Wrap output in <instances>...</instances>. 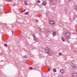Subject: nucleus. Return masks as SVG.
Listing matches in <instances>:
<instances>
[{
	"label": "nucleus",
	"mask_w": 77,
	"mask_h": 77,
	"mask_svg": "<svg viewBox=\"0 0 77 77\" xmlns=\"http://www.w3.org/2000/svg\"><path fill=\"white\" fill-rule=\"evenodd\" d=\"M49 23L50 24L52 25V26L55 24V23L52 20H49Z\"/></svg>",
	"instance_id": "obj_2"
},
{
	"label": "nucleus",
	"mask_w": 77,
	"mask_h": 77,
	"mask_svg": "<svg viewBox=\"0 0 77 77\" xmlns=\"http://www.w3.org/2000/svg\"><path fill=\"white\" fill-rule=\"evenodd\" d=\"M27 63V64H28V63Z\"/></svg>",
	"instance_id": "obj_33"
},
{
	"label": "nucleus",
	"mask_w": 77,
	"mask_h": 77,
	"mask_svg": "<svg viewBox=\"0 0 77 77\" xmlns=\"http://www.w3.org/2000/svg\"><path fill=\"white\" fill-rule=\"evenodd\" d=\"M42 5L43 6H45L46 5V2H43L42 3Z\"/></svg>",
	"instance_id": "obj_6"
},
{
	"label": "nucleus",
	"mask_w": 77,
	"mask_h": 77,
	"mask_svg": "<svg viewBox=\"0 0 77 77\" xmlns=\"http://www.w3.org/2000/svg\"><path fill=\"white\" fill-rule=\"evenodd\" d=\"M26 57H27V56H26V55H25L24 56V58H26Z\"/></svg>",
	"instance_id": "obj_28"
},
{
	"label": "nucleus",
	"mask_w": 77,
	"mask_h": 77,
	"mask_svg": "<svg viewBox=\"0 0 77 77\" xmlns=\"http://www.w3.org/2000/svg\"><path fill=\"white\" fill-rule=\"evenodd\" d=\"M59 56H62V53H59Z\"/></svg>",
	"instance_id": "obj_22"
},
{
	"label": "nucleus",
	"mask_w": 77,
	"mask_h": 77,
	"mask_svg": "<svg viewBox=\"0 0 77 77\" xmlns=\"http://www.w3.org/2000/svg\"><path fill=\"white\" fill-rule=\"evenodd\" d=\"M72 0H68V3H69V2H72Z\"/></svg>",
	"instance_id": "obj_19"
},
{
	"label": "nucleus",
	"mask_w": 77,
	"mask_h": 77,
	"mask_svg": "<svg viewBox=\"0 0 77 77\" xmlns=\"http://www.w3.org/2000/svg\"><path fill=\"white\" fill-rule=\"evenodd\" d=\"M35 21H36V22H38V20H35Z\"/></svg>",
	"instance_id": "obj_30"
},
{
	"label": "nucleus",
	"mask_w": 77,
	"mask_h": 77,
	"mask_svg": "<svg viewBox=\"0 0 77 77\" xmlns=\"http://www.w3.org/2000/svg\"><path fill=\"white\" fill-rule=\"evenodd\" d=\"M51 69V68H49L48 69V71H50Z\"/></svg>",
	"instance_id": "obj_25"
},
{
	"label": "nucleus",
	"mask_w": 77,
	"mask_h": 77,
	"mask_svg": "<svg viewBox=\"0 0 77 77\" xmlns=\"http://www.w3.org/2000/svg\"><path fill=\"white\" fill-rule=\"evenodd\" d=\"M71 75L73 77H77V73H73L71 74Z\"/></svg>",
	"instance_id": "obj_3"
},
{
	"label": "nucleus",
	"mask_w": 77,
	"mask_h": 77,
	"mask_svg": "<svg viewBox=\"0 0 77 77\" xmlns=\"http://www.w3.org/2000/svg\"><path fill=\"white\" fill-rule=\"evenodd\" d=\"M40 2H41L39 0L37 1L38 3H40Z\"/></svg>",
	"instance_id": "obj_27"
},
{
	"label": "nucleus",
	"mask_w": 77,
	"mask_h": 77,
	"mask_svg": "<svg viewBox=\"0 0 77 77\" xmlns=\"http://www.w3.org/2000/svg\"><path fill=\"white\" fill-rule=\"evenodd\" d=\"M50 3H52V0H49Z\"/></svg>",
	"instance_id": "obj_26"
},
{
	"label": "nucleus",
	"mask_w": 77,
	"mask_h": 77,
	"mask_svg": "<svg viewBox=\"0 0 77 77\" xmlns=\"http://www.w3.org/2000/svg\"><path fill=\"white\" fill-rule=\"evenodd\" d=\"M32 36H33V39L34 38L35 39V38H36V37H35V35L34 34H33Z\"/></svg>",
	"instance_id": "obj_15"
},
{
	"label": "nucleus",
	"mask_w": 77,
	"mask_h": 77,
	"mask_svg": "<svg viewBox=\"0 0 77 77\" xmlns=\"http://www.w3.org/2000/svg\"><path fill=\"white\" fill-rule=\"evenodd\" d=\"M70 65L72 66H75L74 64L73 63H70Z\"/></svg>",
	"instance_id": "obj_8"
},
{
	"label": "nucleus",
	"mask_w": 77,
	"mask_h": 77,
	"mask_svg": "<svg viewBox=\"0 0 77 77\" xmlns=\"http://www.w3.org/2000/svg\"><path fill=\"white\" fill-rule=\"evenodd\" d=\"M50 51V50H45V52L47 53H48V52H49Z\"/></svg>",
	"instance_id": "obj_12"
},
{
	"label": "nucleus",
	"mask_w": 77,
	"mask_h": 77,
	"mask_svg": "<svg viewBox=\"0 0 77 77\" xmlns=\"http://www.w3.org/2000/svg\"><path fill=\"white\" fill-rule=\"evenodd\" d=\"M72 68H73V69H76L77 67H75V66H73V67H72Z\"/></svg>",
	"instance_id": "obj_11"
},
{
	"label": "nucleus",
	"mask_w": 77,
	"mask_h": 77,
	"mask_svg": "<svg viewBox=\"0 0 77 77\" xmlns=\"http://www.w3.org/2000/svg\"><path fill=\"white\" fill-rule=\"evenodd\" d=\"M65 11H66H66H67V9H65Z\"/></svg>",
	"instance_id": "obj_31"
},
{
	"label": "nucleus",
	"mask_w": 77,
	"mask_h": 77,
	"mask_svg": "<svg viewBox=\"0 0 77 77\" xmlns=\"http://www.w3.org/2000/svg\"><path fill=\"white\" fill-rule=\"evenodd\" d=\"M14 32L13 31H12V33L13 34H14Z\"/></svg>",
	"instance_id": "obj_32"
},
{
	"label": "nucleus",
	"mask_w": 77,
	"mask_h": 77,
	"mask_svg": "<svg viewBox=\"0 0 77 77\" xmlns=\"http://www.w3.org/2000/svg\"><path fill=\"white\" fill-rule=\"evenodd\" d=\"M62 40L63 41H65V39H64L63 37L62 38Z\"/></svg>",
	"instance_id": "obj_13"
},
{
	"label": "nucleus",
	"mask_w": 77,
	"mask_h": 77,
	"mask_svg": "<svg viewBox=\"0 0 77 77\" xmlns=\"http://www.w3.org/2000/svg\"><path fill=\"white\" fill-rule=\"evenodd\" d=\"M75 9H77V5L75 6Z\"/></svg>",
	"instance_id": "obj_21"
},
{
	"label": "nucleus",
	"mask_w": 77,
	"mask_h": 77,
	"mask_svg": "<svg viewBox=\"0 0 77 77\" xmlns=\"http://www.w3.org/2000/svg\"><path fill=\"white\" fill-rule=\"evenodd\" d=\"M29 69H33V68L32 67H30L29 68Z\"/></svg>",
	"instance_id": "obj_23"
},
{
	"label": "nucleus",
	"mask_w": 77,
	"mask_h": 77,
	"mask_svg": "<svg viewBox=\"0 0 77 77\" xmlns=\"http://www.w3.org/2000/svg\"><path fill=\"white\" fill-rule=\"evenodd\" d=\"M53 71L54 72H56V69L54 68L53 69Z\"/></svg>",
	"instance_id": "obj_14"
},
{
	"label": "nucleus",
	"mask_w": 77,
	"mask_h": 77,
	"mask_svg": "<svg viewBox=\"0 0 77 77\" xmlns=\"http://www.w3.org/2000/svg\"><path fill=\"white\" fill-rule=\"evenodd\" d=\"M4 45L5 47H7L8 46V45H7V44H4Z\"/></svg>",
	"instance_id": "obj_16"
},
{
	"label": "nucleus",
	"mask_w": 77,
	"mask_h": 77,
	"mask_svg": "<svg viewBox=\"0 0 77 77\" xmlns=\"http://www.w3.org/2000/svg\"><path fill=\"white\" fill-rule=\"evenodd\" d=\"M38 30L39 31H41V30H42V29L40 28H38Z\"/></svg>",
	"instance_id": "obj_17"
},
{
	"label": "nucleus",
	"mask_w": 77,
	"mask_h": 77,
	"mask_svg": "<svg viewBox=\"0 0 77 77\" xmlns=\"http://www.w3.org/2000/svg\"><path fill=\"white\" fill-rule=\"evenodd\" d=\"M34 41H38V39L36 38H34Z\"/></svg>",
	"instance_id": "obj_9"
},
{
	"label": "nucleus",
	"mask_w": 77,
	"mask_h": 77,
	"mask_svg": "<svg viewBox=\"0 0 77 77\" xmlns=\"http://www.w3.org/2000/svg\"><path fill=\"white\" fill-rule=\"evenodd\" d=\"M47 53L48 54V56H51V52L50 51Z\"/></svg>",
	"instance_id": "obj_5"
},
{
	"label": "nucleus",
	"mask_w": 77,
	"mask_h": 77,
	"mask_svg": "<svg viewBox=\"0 0 77 77\" xmlns=\"http://www.w3.org/2000/svg\"><path fill=\"white\" fill-rule=\"evenodd\" d=\"M25 15H28V14H29V12H26L25 13Z\"/></svg>",
	"instance_id": "obj_18"
},
{
	"label": "nucleus",
	"mask_w": 77,
	"mask_h": 77,
	"mask_svg": "<svg viewBox=\"0 0 77 77\" xmlns=\"http://www.w3.org/2000/svg\"><path fill=\"white\" fill-rule=\"evenodd\" d=\"M14 6H15V3H14L13 4Z\"/></svg>",
	"instance_id": "obj_29"
},
{
	"label": "nucleus",
	"mask_w": 77,
	"mask_h": 77,
	"mask_svg": "<svg viewBox=\"0 0 77 77\" xmlns=\"http://www.w3.org/2000/svg\"><path fill=\"white\" fill-rule=\"evenodd\" d=\"M60 72L61 73V74H64L65 72V71H64V70H63V69H60Z\"/></svg>",
	"instance_id": "obj_4"
},
{
	"label": "nucleus",
	"mask_w": 77,
	"mask_h": 77,
	"mask_svg": "<svg viewBox=\"0 0 77 77\" xmlns=\"http://www.w3.org/2000/svg\"><path fill=\"white\" fill-rule=\"evenodd\" d=\"M24 4L25 5H28V4L27 3L26 1H24Z\"/></svg>",
	"instance_id": "obj_10"
},
{
	"label": "nucleus",
	"mask_w": 77,
	"mask_h": 77,
	"mask_svg": "<svg viewBox=\"0 0 77 77\" xmlns=\"http://www.w3.org/2000/svg\"><path fill=\"white\" fill-rule=\"evenodd\" d=\"M71 36L70 33L69 32H66L64 35V38L66 39H69L70 38L69 36Z\"/></svg>",
	"instance_id": "obj_1"
},
{
	"label": "nucleus",
	"mask_w": 77,
	"mask_h": 77,
	"mask_svg": "<svg viewBox=\"0 0 77 77\" xmlns=\"http://www.w3.org/2000/svg\"><path fill=\"white\" fill-rule=\"evenodd\" d=\"M25 11H26V10L25 9H24V10L23 11H22L21 12L22 13H23V12H25Z\"/></svg>",
	"instance_id": "obj_24"
},
{
	"label": "nucleus",
	"mask_w": 77,
	"mask_h": 77,
	"mask_svg": "<svg viewBox=\"0 0 77 77\" xmlns=\"http://www.w3.org/2000/svg\"><path fill=\"white\" fill-rule=\"evenodd\" d=\"M45 49H46V50H50L49 48H46Z\"/></svg>",
	"instance_id": "obj_20"
},
{
	"label": "nucleus",
	"mask_w": 77,
	"mask_h": 77,
	"mask_svg": "<svg viewBox=\"0 0 77 77\" xmlns=\"http://www.w3.org/2000/svg\"><path fill=\"white\" fill-rule=\"evenodd\" d=\"M56 32H54L53 33V36H56Z\"/></svg>",
	"instance_id": "obj_7"
}]
</instances>
